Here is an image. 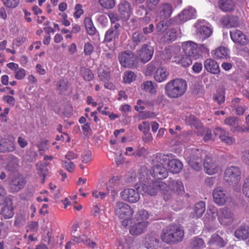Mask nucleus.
<instances>
[{"mask_svg":"<svg viewBox=\"0 0 249 249\" xmlns=\"http://www.w3.org/2000/svg\"><path fill=\"white\" fill-rule=\"evenodd\" d=\"M184 157L190 167L196 171H199L201 169L202 159L203 157V167L206 174L213 175L221 170L218 162L204 150L196 148L188 149L185 151Z\"/></svg>","mask_w":249,"mask_h":249,"instance_id":"obj_1","label":"nucleus"},{"mask_svg":"<svg viewBox=\"0 0 249 249\" xmlns=\"http://www.w3.org/2000/svg\"><path fill=\"white\" fill-rule=\"evenodd\" d=\"M187 87V82L185 80L177 78L169 81L165 84L164 92L168 97L177 99L184 95Z\"/></svg>","mask_w":249,"mask_h":249,"instance_id":"obj_2","label":"nucleus"},{"mask_svg":"<svg viewBox=\"0 0 249 249\" xmlns=\"http://www.w3.org/2000/svg\"><path fill=\"white\" fill-rule=\"evenodd\" d=\"M167 184L163 181L155 180L148 184H142L138 187L139 191L141 193H147L150 196L157 194L158 191L160 190L163 194V198L165 201L171 198V194L168 193Z\"/></svg>","mask_w":249,"mask_h":249,"instance_id":"obj_3","label":"nucleus"},{"mask_svg":"<svg viewBox=\"0 0 249 249\" xmlns=\"http://www.w3.org/2000/svg\"><path fill=\"white\" fill-rule=\"evenodd\" d=\"M184 232L182 228L176 225H170L162 231L161 239L168 244L181 242L184 237Z\"/></svg>","mask_w":249,"mask_h":249,"instance_id":"obj_4","label":"nucleus"},{"mask_svg":"<svg viewBox=\"0 0 249 249\" xmlns=\"http://www.w3.org/2000/svg\"><path fill=\"white\" fill-rule=\"evenodd\" d=\"M213 214H216L218 215V219L221 224L227 226L231 225L233 221L234 215L231 211L227 207L221 208L218 212L216 211L215 208H213Z\"/></svg>","mask_w":249,"mask_h":249,"instance_id":"obj_5","label":"nucleus"},{"mask_svg":"<svg viewBox=\"0 0 249 249\" xmlns=\"http://www.w3.org/2000/svg\"><path fill=\"white\" fill-rule=\"evenodd\" d=\"M114 213L119 218H124L132 217L134 211L128 204L123 202H118L114 207Z\"/></svg>","mask_w":249,"mask_h":249,"instance_id":"obj_6","label":"nucleus"},{"mask_svg":"<svg viewBox=\"0 0 249 249\" xmlns=\"http://www.w3.org/2000/svg\"><path fill=\"white\" fill-rule=\"evenodd\" d=\"M119 60L122 66L132 68L135 65L136 57L135 54L131 51L124 52L119 54Z\"/></svg>","mask_w":249,"mask_h":249,"instance_id":"obj_7","label":"nucleus"},{"mask_svg":"<svg viewBox=\"0 0 249 249\" xmlns=\"http://www.w3.org/2000/svg\"><path fill=\"white\" fill-rule=\"evenodd\" d=\"M240 171L238 167L231 166L225 170L224 178L228 182L236 183L240 179Z\"/></svg>","mask_w":249,"mask_h":249,"instance_id":"obj_8","label":"nucleus"},{"mask_svg":"<svg viewBox=\"0 0 249 249\" xmlns=\"http://www.w3.org/2000/svg\"><path fill=\"white\" fill-rule=\"evenodd\" d=\"M26 183V179L22 177H14L11 179L9 184V190L11 193H17L23 189Z\"/></svg>","mask_w":249,"mask_h":249,"instance_id":"obj_9","label":"nucleus"},{"mask_svg":"<svg viewBox=\"0 0 249 249\" xmlns=\"http://www.w3.org/2000/svg\"><path fill=\"white\" fill-rule=\"evenodd\" d=\"M120 196L123 200L129 203H136L140 198L139 193L132 188H127L120 193Z\"/></svg>","mask_w":249,"mask_h":249,"instance_id":"obj_10","label":"nucleus"},{"mask_svg":"<svg viewBox=\"0 0 249 249\" xmlns=\"http://www.w3.org/2000/svg\"><path fill=\"white\" fill-rule=\"evenodd\" d=\"M182 47L185 55L195 59L197 58V45L196 43L191 41H185L182 43Z\"/></svg>","mask_w":249,"mask_h":249,"instance_id":"obj_11","label":"nucleus"},{"mask_svg":"<svg viewBox=\"0 0 249 249\" xmlns=\"http://www.w3.org/2000/svg\"><path fill=\"white\" fill-rule=\"evenodd\" d=\"M213 133L215 136H218L221 142L227 144L231 145L235 142V139L229 135V132L221 127H216Z\"/></svg>","mask_w":249,"mask_h":249,"instance_id":"obj_12","label":"nucleus"},{"mask_svg":"<svg viewBox=\"0 0 249 249\" xmlns=\"http://www.w3.org/2000/svg\"><path fill=\"white\" fill-rule=\"evenodd\" d=\"M154 49L150 45L143 44L139 51L138 55L141 61L144 63L147 62L152 57Z\"/></svg>","mask_w":249,"mask_h":249,"instance_id":"obj_13","label":"nucleus"},{"mask_svg":"<svg viewBox=\"0 0 249 249\" xmlns=\"http://www.w3.org/2000/svg\"><path fill=\"white\" fill-rule=\"evenodd\" d=\"M230 34L232 41L239 45H246L248 42L246 35L239 30H232L230 31Z\"/></svg>","mask_w":249,"mask_h":249,"instance_id":"obj_14","label":"nucleus"},{"mask_svg":"<svg viewBox=\"0 0 249 249\" xmlns=\"http://www.w3.org/2000/svg\"><path fill=\"white\" fill-rule=\"evenodd\" d=\"M148 225L147 221H140L131 224L129 229V233L133 235H140L146 231Z\"/></svg>","mask_w":249,"mask_h":249,"instance_id":"obj_15","label":"nucleus"},{"mask_svg":"<svg viewBox=\"0 0 249 249\" xmlns=\"http://www.w3.org/2000/svg\"><path fill=\"white\" fill-rule=\"evenodd\" d=\"M152 176L158 179L166 178L168 176V172L161 163L157 164L153 166L151 170Z\"/></svg>","mask_w":249,"mask_h":249,"instance_id":"obj_16","label":"nucleus"},{"mask_svg":"<svg viewBox=\"0 0 249 249\" xmlns=\"http://www.w3.org/2000/svg\"><path fill=\"white\" fill-rule=\"evenodd\" d=\"M15 149L16 145L13 140L8 138H0V152H12Z\"/></svg>","mask_w":249,"mask_h":249,"instance_id":"obj_17","label":"nucleus"},{"mask_svg":"<svg viewBox=\"0 0 249 249\" xmlns=\"http://www.w3.org/2000/svg\"><path fill=\"white\" fill-rule=\"evenodd\" d=\"M224 124L230 127V130L232 132H242L243 129L239 124V119L236 117L231 116L224 120Z\"/></svg>","mask_w":249,"mask_h":249,"instance_id":"obj_18","label":"nucleus"},{"mask_svg":"<svg viewBox=\"0 0 249 249\" xmlns=\"http://www.w3.org/2000/svg\"><path fill=\"white\" fill-rule=\"evenodd\" d=\"M213 198L214 202L219 205H224L227 200V196L225 191L221 187L215 188L213 191Z\"/></svg>","mask_w":249,"mask_h":249,"instance_id":"obj_19","label":"nucleus"},{"mask_svg":"<svg viewBox=\"0 0 249 249\" xmlns=\"http://www.w3.org/2000/svg\"><path fill=\"white\" fill-rule=\"evenodd\" d=\"M118 7L121 18L124 20L128 19L131 13L130 4L125 0H123L119 4Z\"/></svg>","mask_w":249,"mask_h":249,"instance_id":"obj_20","label":"nucleus"},{"mask_svg":"<svg viewBox=\"0 0 249 249\" xmlns=\"http://www.w3.org/2000/svg\"><path fill=\"white\" fill-rule=\"evenodd\" d=\"M196 16V10L192 7L187 9L183 10L182 12L178 15V19L181 22H184L188 20L195 18Z\"/></svg>","mask_w":249,"mask_h":249,"instance_id":"obj_21","label":"nucleus"},{"mask_svg":"<svg viewBox=\"0 0 249 249\" xmlns=\"http://www.w3.org/2000/svg\"><path fill=\"white\" fill-rule=\"evenodd\" d=\"M220 9L224 12H231L235 9L236 2L234 0H218Z\"/></svg>","mask_w":249,"mask_h":249,"instance_id":"obj_22","label":"nucleus"},{"mask_svg":"<svg viewBox=\"0 0 249 249\" xmlns=\"http://www.w3.org/2000/svg\"><path fill=\"white\" fill-rule=\"evenodd\" d=\"M198 21L196 24V26L197 27V35L202 40H204L209 37L213 33L212 29L211 27L205 26H198Z\"/></svg>","mask_w":249,"mask_h":249,"instance_id":"obj_23","label":"nucleus"},{"mask_svg":"<svg viewBox=\"0 0 249 249\" xmlns=\"http://www.w3.org/2000/svg\"><path fill=\"white\" fill-rule=\"evenodd\" d=\"M168 187L167 186V189L168 190V193H170L171 195V193L169 191L168 188L174 193H177V194H181L184 192V187L182 181L180 180H173L170 179L168 181Z\"/></svg>","mask_w":249,"mask_h":249,"instance_id":"obj_24","label":"nucleus"},{"mask_svg":"<svg viewBox=\"0 0 249 249\" xmlns=\"http://www.w3.org/2000/svg\"><path fill=\"white\" fill-rule=\"evenodd\" d=\"M173 11L172 6L168 3H165L159 6V14L162 19H167L171 16Z\"/></svg>","mask_w":249,"mask_h":249,"instance_id":"obj_25","label":"nucleus"},{"mask_svg":"<svg viewBox=\"0 0 249 249\" xmlns=\"http://www.w3.org/2000/svg\"><path fill=\"white\" fill-rule=\"evenodd\" d=\"M204 66L206 70L212 73L216 74L220 72L218 64L213 59H207L205 60Z\"/></svg>","mask_w":249,"mask_h":249,"instance_id":"obj_26","label":"nucleus"},{"mask_svg":"<svg viewBox=\"0 0 249 249\" xmlns=\"http://www.w3.org/2000/svg\"><path fill=\"white\" fill-rule=\"evenodd\" d=\"M169 72L165 68L160 67L157 69L154 73L155 80L159 83L165 81L168 77Z\"/></svg>","mask_w":249,"mask_h":249,"instance_id":"obj_27","label":"nucleus"},{"mask_svg":"<svg viewBox=\"0 0 249 249\" xmlns=\"http://www.w3.org/2000/svg\"><path fill=\"white\" fill-rule=\"evenodd\" d=\"M183 167L180 161L177 159H172L168 162V167L169 172L173 174L179 173Z\"/></svg>","mask_w":249,"mask_h":249,"instance_id":"obj_28","label":"nucleus"},{"mask_svg":"<svg viewBox=\"0 0 249 249\" xmlns=\"http://www.w3.org/2000/svg\"><path fill=\"white\" fill-rule=\"evenodd\" d=\"M211 53L213 57L215 59H227L229 57V50L222 46L212 51Z\"/></svg>","mask_w":249,"mask_h":249,"instance_id":"obj_29","label":"nucleus"},{"mask_svg":"<svg viewBox=\"0 0 249 249\" xmlns=\"http://www.w3.org/2000/svg\"><path fill=\"white\" fill-rule=\"evenodd\" d=\"M221 20L228 28L237 27L240 26L239 18L235 16L223 17Z\"/></svg>","mask_w":249,"mask_h":249,"instance_id":"obj_30","label":"nucleus"},{"mask_svg":"<svg viewBox=\"0 0 249 249\" xmlns=\"http://www.w3.org/2000/svg\"><path fill=\"white\" fill-rule=\"evenodd\" d=\"M235 236L239 240H245L249 236V227L246 225L240 226L234 232Z\"/></svg>","mask_w":249,"mask_h":249,"instance_id":"obj_31","label":"nucleus"},{"mask_svg":"<svg viewBox=\"0 0 249 249\" xmlns=\"http://www.w3.org/2000/svg\"><path fill=\"white\" fill-rule=\"evenodd\" d=\"M192 57L187 55L175 56L174 61L180 64L182 66L186 67L189 66L192 63Z\"/></svg>","mask_w":249,"mask_h":249,"instance_id":"obj_32","label":"nucleus"},{"mask_svg":"<svg viewBox=\"0 0 249 249\" xmlns=\"http://www.w3.org/2000/svg\"><path fill=\"white\" fill-rule=\"evenodd\" d=\"M73 241L78 244L83 242L85 245L92 249L94 248L96 245L95 242L90 241L89 239L87 238V237L84 235L79 236L74 235Z\"/></svg>","mask_w":249,"mask_h":249,"instance_id":"obj_33","label":"nucleus"},{"mask_svg":"<svg viewBox=\"0 0 249 249\" xmlns=\"http://www.w3.org/2000/svg\"><path fill=\"white\" fill-rule=\"evenodd\" d=\"M190 247L191 249H203L205 248V242L202 238L195 237L190 242Z\"/></svg>","mask_w":249,"mask_h":249,"instance_id":"obj_34","label":"nucleus"},{"mask_svg":"<svg viewBox=\"0 0 249 249\" xmlns=\"http://www.w3.org/2000/svg\"><path fill=\"white\" fill-rule=\"evenodd\" d=\"M178 35L177 29L171 28L166 32L163 38L165 41H174L177 39Z\"/></svg>","mask_w":249,"mask_h":249,"instance_id":"obj_35","label":"nucleus"},{"mask_svg":"<svg viewBox=\"0 0 249 249\" xmlns=\"http://www.w3.org/2000/svg\"><path fill=\"white\" fill-rule=\"evenodd\" d=\"M205 211V204L203 201L197 203L194 207V215L197 217H200Z\"/></svg>","mask_w":249,"mask_h":249,"instance_id":"obj_36","label":"nucleus"},{"mask_svg":"<svg viewBox=\"0 0 249 249\" xmlns=\"http://www.w3.org/2000/svg\"><path fill=\"white\" fill-rule=\"evenodd\" d=\"M146 39V36L142 33L139 32H135L132 35V41L134 43L133 49L141 42H144Z\"/></svg>","mask_w":249,"mask_h":249,"instance_id":"obj_37","label":"nucleus"},{"mask_svg":"<svg viewBox=\"0 0 249 249\" xmlns=\"http://www.w3.org/2000/svg\"><path fill=\"white\" fill-rule=\"evenodd\" d=\"M14 213L12 207L6 205L4 206L1 209L0 214L4 219H9L12 217Z\"/></svg>","mask_w":249,"mask_h":249,"instance_id":"obj_38","label":"nucleus"},{"mask_svg":"<svg viewBox=\"0 0 249 249\" xmlns=\"http://www.w3.org/2000/svg\"><path fill=\"white\" fill-rule=\"evenodd\" d=\"M84 24L88 34L93 36L95 34L96 29L93 26L91 19L90 18H86L84 19Z\"/></svg>","mask_w":249,"mask_h":249,"instance_id":"obj_39","label":"nucleus"},{"mask_svg":"<svg viewBox=\"0 0 249 249\" xmlns=\"http://www.w3.org/2000/svg\"><path fill=\"white\" fill-rule=\"evenodd\" d=\"M208 244L210 245L216 244L220 247H223L225 246L226 243L218 234H214L211 236Z\"/></svg>","mask_w":249,"mask_h":249,"instance_id":"obj_40","label":"nucleus"},{"mask_svg":"<svg viewBox=\"0 0 249 249\" xmlns=\"http://www.w3.org/2000/svg\"><path fill=\"white\" fill-rule=\"evenodd\" d=\"M185 122L187 124L196 128H199L201 126L199 121L193 115L186 116Z\"/></svg>","mask_w":249,"mask_h":249,"instance_id":"obj_41","label":"nucleus"},{"mask_svg":"<svg viewBox=\"0 0 249 249\" xmlns=\"http://www.w3.org/2000/svg\"><path fill=\"white\" fill-rule=\"evenodd\" d=\"M81 75L85 80L90 81L93 78V74L90 70L86 68L81 69Z\"/></svg>","mask_w":249,"mask_h":249,"instance_id":"obj_42","label":"nucleus"},{"mask_svg":"<svg viewBox=\"0 0 249 249\" xmlns=\"http://www.w3.org/2000/svg\"><path fill=\"white\" fill-rule=\"evenodd\" d=\"M136 77L135 73L130 71H125L123 76L124 81L126 83H130L135 80Z\"/></svg>","mask_w":249,"mask_h":249,"instance_id":"obj_43","label":"nucleus"},{"mask_svg":"<svg viewBox=\"0 0 249 249\" xmlns=\"http://www.w3.org/2000/svg\"><path fill=\"white\" fill-rule=\"evenodd\" d=\"M163 19L157 25L156 30L159 34H162L168 27L167 20Z\"/></svg>","mask_w":249,"mask_h":249,"instance_id":"obj_44","label":"nucleus"},{"mask_svg":"<svg viewBox=\"0 0 249 249\" xmlns=\"http://www.w3.org/2000/svg\"><path fill=\"white\" fill-rule=\"evenodd\" d=\"M149 217L148 212L144 209L140 210L136 214L137 219L142 221H146Z\"/></svg>","mask_w":249,"mask_h":249,"instance_id":"obj_45","label":"nucleus"},{"mask_svg":"<svg viewBox=\"0 0 249 249\" xmlns=\"http://www.w3.org/2000/svg\"><path fill=\"white\" fill-rule=\"evenodd\" d=\"M36 166L38 174L44 177V178H45L46 173L48 171L47 165L43 164L41 162H38Z\"/></svg>","mask_w":249,"mask_h":249,"instance_id":"obj_46","label":"nucleus"},{"mask_svg":"<svg viewBox=\"0 0 249 249\" xmlns=\"http://www.w3.org/2000/svg\"><path fill=\"white\" fill-rule=\"evenodd\" d=\"M225 99V93L223 90H219L217 91L216 94L213 97L214 101L217 102L219 105L224 103Z\"/></svg>","mask_w":249,"mask_h":249,"instance_id":"obj_47","label":"nucleus"},{"mask_svg":"<svg viewBox=\"0 0 249 249\" xmlns=\"http://www.w3.org/2000/svg\"><path fill=\"white\" fill-rule=\"evenodd\" d=\"M1 1L5 7L9 8H15L19 3V0H1Z\"/></svg>","mask_w":249,"mask_h":249,"instance_id":"obj_48","label":"nucleus"},{"mask_svg":"<svg viewBox=\"0 0 249 249\" xmlns=\"http://www.w3.org/2000/svg\"><path fill=\"white\" fill-rule=\"evenodd\" d=\"M141 88L145 91L152 92L154 89L153 83L151 81H146L142 84Z\"/></svg>","mask_w":249,"mask_h":249,"instance_id":"obj_49","label":"nucleus"},{"mask_svg":"<svg viewBox=\"0 0 249 249\" xmlns=\"http://www.w3.org/2000/svg\"><path fill=\"white\" fill-rule=\"evenodd\" d=\"M99 77L102 81L105 82L104 86L105 88L108 89L109 83H108V81L109 80V75L108 73L104 71H100L99 73Z\"/></svg>","mask_w":249,"mask_h":249,"instance_id":"obj_50","label":"nucleus"},{"mask_svg":"<svg viewBox=\"0 0 249 249\" xmlns=\"http://www.w3.org/2000/svg\"><path fill=\"white\" fill-rule=\"evenodd\" d=\"M63 166L70 172H72L75 169L74 163L71 161L63 160L62 161Z\"/></svg>","mask_w":249,"mask_h":249,"instance_id":"obj_51","label":"nucleus"},{"mask_svg":"<svg viewBox=\"0 0 249 249\" xmlns=\"http://www.w3.org/2000/svg\"><path fill=\"white\" fill-rule=\"evenodd\" d=\"M82 161L87 163L91 160V153L89 150L85 151L81 155Z\"/></svg>","mask_w":249,"mask_h":249,"instance_id":"obj_52","label":"nucleus"},{"mask_svg":"<svg viewBox=\"0 0 249 249\" xmlns=\"http://www.w3.org/2000/svg\"><path fill=\"white\" fill-rule=\"evenodd\" d=\"M242 190L244 195L249 198V177L244 180Z\"/></svg>","mask_w":249,"mask_h":249,"instance_id":"obj_53","label":"nucleus"},{"mask_svg":"<svg viewBox=\"0 0 249 249\" xmlns=\"http://www.w3.org/2000/svg\"><path fill=\"white\" fill-rule=\"evenodd\" d=\"M139 129L142 131L144 134H147L150 129V124L147 122H143L142 124H140L138 126Z\"/></svg>","mask_w":249,"mask_h":249,"instance_id":"obj_54","label":"nucleus"},{"mask_svg":"<svg viewBox=\"0 0 249 249\" xmlns=\"http://www.w3.org/2000/svg\"><path fill=\"white\" fill-rule=\"evenodd\" d=\"M25 76V71L21 68H18L15 71V77L18 80H21Z\"/></svg>","mask_w":249,"mask_h":249,"instance_id":"obj_55","label":"nucleus"},{"mask_svg":"<svg viewBox=\"0 0 249 249\" xmlns=\"http://www.w3.org/2000/svg\"><path fill=\"white\" fill-rule=\"evenodd\" d=\"M2 99L10 106L13 107L15 106L16 100L13 96L10 95H4L3 96Z\"/></svg>","mask_w":249,"mask_h":249,"instance_id":"obj_56","label":"nucleus"},{"mask_svg":"<svg viewBox=\"0 0 249 249\" xmlns=\"http://www.w3.org/2000/svg\"><path fill=\"white\" fill-rule=\"evenodd\" d=\"M57 87L59 90L63 91L67 90L68 89L67 83L64 79H61L58 81Z\"/></svg>","mask_w":249,"mask_h":249,"instance_id":"obj_57","label":"nucleus"},{"mask_svg":"<svg viewBox=\"0 0 249 249\" xmlns=\"http://www.w3.org/2000/svg\"><path fill=\"white\" fill-rule=\"evenodd\" d=\"M78 157L77 154L71 151H69L65 155L64 160L71 161V160L76 159Z\"/></svg>","mask_w":249,"mask_h":249,"instance_id":"obj_58","label":"nucleus"},{"mask_svg":"<svg viewBox=\"0 0 249 249\" xmlns=\"http://www.w3.org/2000/svg\"><path fill=\"white\" fill-rule=\"evenodd\" d=\"M94 48L89 42L86 43L84 45V53L85 55H90L93 52Z\"/></svg>","mask_w":249,"mask_h":249,"instance_id":"obj_59","label":"nucleus"},{"mask_svg":"<svg viewBox=\"0 0 249 249\" xmlns=\"http://www.w3.org/2000/svg\"><path fill=\"white\" fill-rule=\"evenodd\" d=\"M156 67L153 63V62L150 63L147 66V68L145 71V73L146 75H151L154 70L155 69Z\"/></svg>","mask_w":249,"mask_h":249,"instance_id":"obj_60","label":"nucleus"},{"mask_svg":"<svg viewBox=\"0 0 249 249\" xmlns=\"http://www.w3.org/2000/svg\"><path fill=\"white\" fill-rule=\"evenodd\" d=\"M145 103L142 100H138L137 102V105L135 107V109L139 112L142 111L145 109Z\"/></svg>","mask_w":249,"mask_h":249,"instance_id":"obj_61","label":"nucleus"},{"mask_svg":"<svg viewBox=\"0 0 249 249\" xmlns=\"http://www.w3.org/2000/svg\"><path fill=\"white\" fill-rule=\"evenodd\" d=\"M82 129L83 130V134L85 136H88L89 132L91 130L89 123H85L82 126Z\"/></svg>","mask_w":249,"mask_h":249,"instance_id":"obj_62","label":"nucleus"},{"mask_svg":"<svg viewBox=\"0 0 249 249\" xmlns=\"http://www.w3.org/2000/svg\"><path fill=\"white\" fill-rule=\"evenodd\" d=\"M98 21L103 26H107L108 24L107 18L105 15L100 16L98 18Z\"/></svg>","mask_w":249,"mask_h":249,"instance_id":"obj_63","label":"nucleus"},{"mask_svg":"<svg viewBox=\"0 0 249 249\" xmlns=\"http://www.w3.org/2000/svg\"><path fill=\"white\" fill-rule=\"evenodd\" d=\"M242 159L247 164H249V150H245L242 152Z\"/></svg>","mask_w":249,"mask_h":249,"instance_id":"obj_64","label":"nucleus"}]
</instances>
